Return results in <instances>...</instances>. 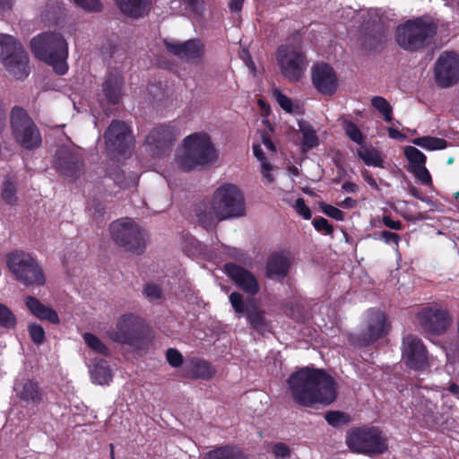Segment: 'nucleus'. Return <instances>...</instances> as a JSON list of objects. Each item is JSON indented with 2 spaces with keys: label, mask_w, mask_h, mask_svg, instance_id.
Listing matches in <instances>:
<instances>
[{
  "label": "nucleus",
  "mask_w": 459,
  "mask_h": 459,
  "mask_svg": "<svg viewBox=\"0 0 459 459\" xmlns=\"http://www.w3.org/2000/svg\"><path fill=\"white\" fill-rule=\"evenodd\" d=\"M411 171L423 185L431 186V176L425 165L412 168L411 169Z\"/></svg>",
  "instance_id": "obj_45"
},
{
  "label": "nucleus",
  "mask_w": 459,
  "mask_h": 459,
  "mask_svg": "<svg viewBox=\"0 0 459 459\" xmlns=\"http://www.w3.org/2000/svg\"><path fill=\"white\" fill-rule=\"evenodd\" d=\"M143 296L149 300H156L161 297V288L155 283H146L143 289Z\"/></svg>",
  "instance_id": "obj_44"
},
{
  "label": "nucleus",
  "mask_w": 459,
  "mask_h": 459,
  "mask_svg": "<svg viewBox=\"0 0 459 459\" xmlns=\"http://www.w3.org/2000/svg\"><path fill=\"white\" fill-rule=\"evenodd\" d=\"M379 239L383 240L385 244L388 245H394L395 249H398L399 242H400V236L394 232L384 230L380 233V236L378 238Z\"/></svg>",
  "instance_id": "obj_51"
},
{
  "label": "nucleus",
  "mask_w": 459,
  "mask_h": 459,
  "mask_svg": "<svg viewBox=\"0 0 459 459\" xmlns=\"http://www.w3.org/2000/svg\"><path fill=\"white\" fill-rule=\"evenodd\" d=\"M89 368L91 378L93 383L97 385H108L111 381V370L106 360L96 359Z\"/></svg>",
  "instance_id": "obj_30"
},
{
  "label": "nucleus",
  "mask_w": 459,
  "mask_h": 459,
  "mask_svg": "<svg viewBox=\"0 0 459 459\" xmlns=\"http://www.w3.org/2000/svg\"><path fill=\"white\" fill-rule=\"evenodd\" d=\"M312 82L322 94L332 95L338 87V80L333 69L325 63L316 64L312 67Z\"/></svg>",
  "instance_id": "obj_19"
},
{
  "label": "nucleus",
  "mask_w": 459,
  "mask_h": 459,
  "mask_svg": "<svg viewBox=\"0 0 459 459\" xmlns=\"http://www.w3.org/2000/svg\"><path fill=\"white\" fill-rule=\"evenodd\" d=\"M371 105L381 113L386 122L392 120V106L389 102L380 96H375L371 99Z\"/></svg>",
  "instance_id": "obj_41"
},
{
  "label": "nucleus",
  "mask_w": 459,
  "mask_h": 459,
  "mask_svg": "<svg viewBox=\"0 0 459 459\" xmlns=\"http://www.w3.org/2000/svg\"><path fill=\"white\" fill-rule=\"evenodd\" d=\"M437 33L433 22L425 18L410 19L397 26L395 39L400 48L414 52L424 48Z\"/></svg>",
  "instance_id": "obj_6"
},
{
  "label": "nucleus",
  "mask_w": 459,
  "mask_h": 459,
  "mask_svg": "<svg viewBox=\"0 0 459 459\" xmlns=\"http://www.w3.org/2000/svg\"><path fill=\"white\" fill-rule=\"evenodd\" d=\"M357 201L351 197H346L343 201H342L339 205L342 208H346V209H351V208H354L356 207L357 205Z\"/></svg>",
  "instance_id": "obj_60"
},
{
  "label": "nucleus",
  "mask_w": 459,
  "mask_h": 459,
  "mask_svg": "<svg viewBox=\"0 0 459 459\" xmlns=\"http://www.w3.org/2000/svg\"><path fill=\"white\" fill-rule=\"evenodd\" d=\"M382 221L385 227L391 230H401L403 229V224L400 221H394L388 215L384 216Z\"/></svg>",
  "instance_id": "obj_56"
},
{
  "label": "nucleus",
  "mask_w": 459,
  "mask_h": 459,
  "mask_svg": "<svg viewBox=\"0 0 459 459\" xmlns=\"http://www.w3.org/2000/svg\"><path fill=\"white\" fill-rule=\"evenodd\" d=\"M253 152H254L255 157L261 162V165L263 164V161H266L265 158L264 156V152L259 144H257V143L253 144Z\"/></svg>",
  "instance_id": "obj_59"
},
{
  "label": "nucleus",
  "mask_w": 459,
  "mask_h": 459,
  "mask_svg": "<svg viewBox=\"0 0 459 459\" xmlns=\"http://www.w3.org/2000/svg\"><path fill=\"white\" fill-rule=\"evenodd\" d=\"M187 3V4L192 8V10L196 13H201L204 10V2L203 0H184Z\"/></svg>",
  "instance_id": "obj_57"
},
{
  "label": "nucleus",
  "mask_w": 459,
  "mask_h": 459,
  "mask_svg": "<svg viewBox=\"0 0 459 459\" xmlns=\"http://www.w3.org/2000/svg\"><path fill=\"white\" fill-rule=\"evenodd\" d=\"M247 316L252 327L256 331L263 332L266 328L264 311L258 308L255 304L247 310Z\"/></svg>",
  "instance_id": "obj_35"
},
{
  "label": "nucleus",
  "mask_w": 459,
  "mask_h": 459,
  "mask_svg": "<svg viewBox=\"0 0 459 459\" xmlns=\"http://www.w3.org/2000/svg\"><path fill=\"white\" fill-rule=\"evenodd\" d=\"M435 80L443 87H450L459 82V56L455 53H443L435 66Z\"/></svg>",
  "instance_id": "obj_14"
},
{
  "label": "nucleus",
  "mask_w": 459,
  "mask_h": 459,
  "mask_svg": "<svg viewBox=\"0 0 459 459\" xmlns=\"http://www.w3.org/2000/svg\"><path fill=\"white\" fill-rule=\"evenodd\" d=\"M412 143L420 146L427 151H437L446 148L447 143L446 140L432 136H423L414 138Z\"/></svg>",
  "instance_id": "obj_33"
},
{
  "label": "nucleus",
  "mask_w": 459,
  "mask_h": 459,
  "mask_svg": "<svg viewBox=\"0 0 459 459\" xmlns=\"http://www.w3.org/2000/svg\"><path fill=\"white\" fill-rule=\"evenodd\" d=\"M388 135L393 139H400L403 137V134L400 131L393 127L388 128Z\"/></svg>",
  "instance_id": "obj_64"
},
{
  "label": "nucleus",
  "mask_w": 459,
  "mask_h": 459,
  "mask_svg": "<svg viewBox=\"0 0 459 459\" xmlns=\"http://www.w3.org/2000/svg\"><path fill=\"white\" fill-rule=\"evenodd\" d=\"M290 259L281 254L271 255L266 264V275L273 280H281L288 273Z\"/></svg>",
  "instance_id": "obj_28"
},
{
  "label": "nucleus",
  "mask_w": 459,
  "mask_h": 459,
  "mask_svg": "<svg viewBox=\"0 0 459 459\" xmlns=\"http://www.w3.org/2000/svg\"><path fill=\"white\" fill-rule=\"evenodd\" d=\"M12 134L14 141L26 150L40 147L42 137L34 121L27 111L20 107H13L10 113Z\"/></svg>",
  "instance_id": "obj_10"
},
{
  "label": "nucleus",
  "mask_w": 459,
  "mask_h": 459,
  "mask_svg": "<svg viewBox=\"0 0 459 459\" xmlns=\"http://www.w3.org/2000/svg\"><path fill=\"white\" fill-rule=\"evenodd\" d=\"M417 319L426 333L437 335L444 333L452 323L448 311L437 305L421 308Z\"/></svg>",
  "instance_id": "obj_13"
},
{
  "label": "nucleus",
  "mask_w": 459,
  "mask_h": 459,
  "mask_svg": "<svg viewBox=\"0 0 459 459\" xmlns=\"http://www.w3.org/2000/svg\"><path fill=\"white\" fill-rule=\"evenodd\" d=\"M219 152L206 134H193L184 140L183 150L176 156V163L182 170L214 164Z\"/></svg>",
  "instance_id": "obj_3"
},
{
  "label": "nucleus",
  "mask_w": 459,
  "mask_h": 459,
  "mask_svg": "<svg viewBox=\"0 0 459 459\" xmlns=\"http://www.w3.org/2000/svg\"><path fill=\"white\" fill-rule=\"evenodd\" d=\"M14 391L16 396L25 406H35L41 402L42 394L38 384L30 379L16 383Z\"/></svg>",
  "instance_id": "obj_23"
},
{
  "label": "nucleus",
  "mask_w": 459,
  "mask_h": 459,
  "mask_svg": "<svg viewBox=\"0 0 459 459\" xmlns=\"http://www.w3.org/2000/svg\"><path fill=\"white\" fill-rule=\"evenodd\" d=\"M6 265L14 279L27 288H39L46 276L38 260L23 250H13L6 255Z\"/></svg>",
  "instance_id": "obj_5"
},
{
  "label": "nucleus",
  "mask_w": 459,
  "mask_h": 459,
  "mask_svg": "<svg viewBox=\"0 0 459 459\" xmlns=\"http://www.w3.org/2000/svg\"><path fill=\"white\" fill-rule=\"evenodd\" d=\"M446 359L449 363L459 364V342L445 347Z\"/></svg>",
  "instance_id": "obj_48"
},
{
  "label": "nucleus",
  "mask_w": 459,
  "mask_h": 459,
  "mask_svg": "<svg viewBox=\"0 0 459 459\" xmlns=\"http://www.w3.org/2000/svg\"><path fill=\"white\" fill-rule=\"evenodd\" d=\"M74 3L81 8L88 12H100L101 11V3L100 0H74Z\"/></svg>",
  "instance_id": "obj_49"
},
{
  "label": "nucleus",
  "mask_w": 459,
  "mask_h": 459,
  "mask_svg": "<svg viewBox=\"0 0 459 459\" xmlns=\"http://www.w3.org/2000/svg\"><path fill=\"white\" fill-rule=\"evenodd\" d=\"M287 384L295 403L304 407L330 404L336 398L333 378L323 369L303 368L292 373Z\"/></svg>",
  "instance_id": "obj_1"
},
{
  "label": "nucleus",
  "mask_w": 459,
  "mask_h": 459,
  "mask_svg": "<svg viewBox=\"0 0 459 459\" xmlns=\"http://www.w3.org/2000/svg\"><path fill=\"white\" fill-rule=\"evenodd\" d=\"M0 61L15 79L29 75V57L22 44L11 35L0 33Z\"/></svg>",
  "instance_id": "obj_9"
},
{
  "label": "nucleus",
  "mask_w": 459,
  "mask_h": 459,
  "mask_svg": "<svg viewBox=\"0 0 459 459\" xmlns=\"http://www.w3.org/2000/svg\"><path fill=\"white\" fill-rule=\"evenodd\" d=\"M244 195L233 184H223L212 195L209 206L200 209L199 222L204 228H210L216 221L245 215Z\"/></svg>",
  "instance_id": "obj_2"
},
{
  "label": "nucleus",
  "mask_w": 459,
  "mask_h": 459,
  "mask_svg": "<svg viewBox=\"0 0 459 459\" xmlns=\"http://www.w3.org/2000/svg\"><path fill=\"white\" fill-rule=\"evenodd\" d=\"M359 157L368 165L377 168H383V159L380 153L375 149H363L358 152Z\"/></svg>",
  "instance_id": "obj_36"
},
{
  "label": "nucleus",
  "mask_w": 459,
  "mask_h": 459,
  "mask_svg": "<svg viewBox=\"0 0 459 459\" xmlns=\"http://www.w3.org/2000/svg\"><path fill=\"white\" fill-rule=\"evenodd\" d=\"M224 272L246 293L255 295L259 285L255 277L245 268L232 263L224 265Z\"/></svg>",
  "instance_id": "obj_20"
},
{
  "label": "nucleus",
  "mask_w": 459,
  "mask_h": 459,
  "mask_svg": "<svg viewBox=\"0 0 459 459\" xmlns=\"http://www.w3.org/2000/svg\"><path fill=\"white\" fill-rule=\"evenodd\" d=\"M123 85L124 80L119 72L112 71L108 74L102 85V91L108 102L118 103L123 94Z\"/></svg>",
  "instance_id": "obj_26"
},
{
  "label": "nucleus",
  "mask_w": 459,
  "mask_h": 459,
  "mask_svg": "<svg viewBox=\"0 0 459 459\" xmlns=\"http://www.w3.org/2000/svg\"><path fill=\"white\" fill-rule=\"evenodd\" d=\"M30 48L35 56L51 65L56 73H66L68 45L60 33H41L30 40Z\"/></svg>",
  "instance_id": "obj_4"
},
{
  "label": "nucleus",
  "mask_w": 459,
  "mask_h": 459,
  "mask_svg": "<svg viewBox=\"0 0 459 459\" xmlns=\"http://www.w3.org/2000/svg\"><path fill=\"white\" fill-rule=\"evenodd\" d=\"M273 453L276 458L287 459L290 456L289 446L283 443H277L273 446Z\"/></svg>",
  "instance_id": "obj_52"
},
{
  "label": "nucleus",
  "mask_w": 459,
  "mask_h": 459,
  "mask_svg": "<svg viewBox=\"0 0 459 459\" xmlns=\"http://www.w3.org/2000/svg\"><path fill=\"white\" fill-rule=\"evenodd\" d=\"M245 0H230V9L231 12H239Z\"/></svg>",
  "instance_id": "obj_63"
},
{
  "label": "nucleus",
  "mask_w": 459,
  "mask_h": 459,
  "mask_svg": "<svg viewBox=\"0 0 459 459\" xmlns=\"http://www.w3.org/2000/svg\"><path fill=\"white\" fill-rule=\"evenodd\" d=\"M82 338L87 346L93 351L103 356H108L109 354L108 348L96 335L91 333H85L82 335Z\"/></svg>",
  "instance_id": "obj_39"
},
{
  "label": "nucleus",
  "mask_w": 459,
  "mask_h": 459,
  "mask_svg": "<svg viewBox=\"0 0 459 459\" xmlns=\"http://www.w3.org/2000/svg\"><path fill=\"white\" fill-rule=\"evenodd\" d=\"M178 136L177 130L168 125L153 128L146 136L145 143L154 154L163 153L169 150Z\"/></svg>",
  "instance_id": "obj_17"
},
{
  "label": "nucleus",
  "mask_w": 459,
  "mask_h": 459,
  "mask_svg": "<svg viewBox=\"0 0 459 459\" xmlns=\"http://www.w3.org/2000/svg\"><path fill=\"white\" fill-rule=\"evenodd\" d=\"M273 96L279 106L287 113L299 114L300 107L299 104L294 103L289 97L284 95L278 88L273 90Z\"/></svg>",
  "instance_id": "obj_34"
},
{
  "label": "nucleus",
  "mask_w": 459,
  "mask_h": 459,
  "mask_svg": "<svg viewBox=\"0 0 459 459\" xmlns=\"http://www.w3.org/2000/svg\"><path fill=\"white\" fill-rule=\"evenodd\" d=\"M230 301L233 309L238 314L247 315V310H249L251 306L254 305L252 299L244 300L243 296L238 292H232L230 295Z\"/></svg>",
  "instance_id": "obj_38"
},
{
  "label": "nucleus",
  "mask_w": 459,
  "mask_h": 459,
  "mask_svg": "<svg viewBox=\"0 0 459 459\" xmlns=\"http://www.w3.org/2000/svg\"><path fill=\"white\" fill-rule=\"evenodd\" d=\"M24 303L29 311L39 320H46L51 324L57 325L60 322L57 313L49 306L43 304L39 299L33 296H27Z\"/></svg>",
  "instance_id": "obj_24"
},
{
  "label": "nucleus",
  "mask_w": 459,
  "mask_h": 459,
  "mask_svg": "<svg viewBox=\"0 0 459 459\" xmlns=\"http://www.w3.org/2000/svg\"><path fill=\"white\" fill-rule=\"evenodd\" d=\"M346 444L351 451L368 455H382L388 450V437L377 427L351 430L346 437Z\"/></svg>",
  "instance_id": "obj_7"
},
{
  "label": "nucleus",
  "mask_w": 459,
  "mask_h": 459,
  "mask_svg": "<svg viewBox=\"0 0 459 459\" xmlns=\"http://www.w3.org/2000/svg\"><path fill=\"white\" fill-rule=\"evenodd\" d=\"M404 155L410 162L411 169L423 166L426 163V156L413 146H407L404 149Z\"/></svg>",
  "instance_id": "obj_40"
},
{
  "label": "nucleus",
  "mask_w": 459,
  "mask_h": 459,
  "mask_svg": "<svg viewBox=\"0 0 459 459\" xmlns=\"http://www.w3.org/2000/svg\"><path fill=\"white\" fill-rule=\"evenodd\" d=\"M313 225L318 231H325V234L333 233V227L328 223L325 218H316L313 220Z\"/></svg>",
  "instance_id": "obj_53"
},
{
  "label": "nucleus",
  "mask_w": 459,
  "mask_h": 459,
  "mask_svg": "<svg viewBox=\"0 0 459 459\" xmlns=\"http://www.w3.org/2000/svg\"><path fill=\"white\" fill-rule=\"evenodd\" d=\"M116 4L122 13L138 18L148 13L151 0H116Z\"/></svg>",
  "instance_id": "obj_29"
},
{
  "label": "nucleus",
  "mask_w": 459,
  "mask_h": 459,
  "mask_svg": "<svg viewBox=\"0 0 459 459\" xmlns=\"http://www.w3.org/2000/svg\"><path fill=\"white\" fill-rule=\"evenodd\" d=\"M325 420L328 424L337 427L347 423V416L340 411H329L325 414Z\"/></svg>",
  "instance_id": "obj_46"
},
{
  "label": "nucleus",
  "mask_w": 459,
  "mask_h": 459,
  "mask_svg": "<svg viewBox=\"0 0 459 459\" xmlns=\"http://www.w3.org/2000/svg\"><path fill=\"white\" fill-rule=\"evenodd\" d=\"M342 129L345 134L354 143L362 144L364 143V136L359 127L350 120L342 121Z\"/></svg>",
  "instance_id": "obj_42"
},
{
  "label": "nucleus",
  "mask_w": 459,
  "mask_h": 459,
  "mask_svg": "<svg viewBox=\"0 0 459 459\" xmlns=\"http://www.w3.org/2000/svg\"><path fill=\"white\" fill-rule=\"evenodd\" d=\"M203 459H246L243 453L236 446H215L204 455Z\"/></svg>",
  "instance_id": "obj_31"
},
{
  "label": "nucleus",
  "mask_w": 459,
  "mask_h": 459,
  "mask_svg": "<svg viewBox=\"0 0 459 459\" xmlns=\"http://www.w3.org/2000/svg\"><path fill=\"white\" fill-rule=\"evenodd\" d=\"M299 128L302 134V152H306L318 145V138L316 133L310 124L306 121H299Z\"/></svg>",
  "instance_id": "obj_32"
},
{
  "label": "nucleus",
  "mask_w": 459,
  "mask_h": 459,
  "mask_svg": "<svg viewBox=\"0 0 459 459\" xmlns=\"http://www.w3.org/2000/svg\"><path fill=\"white\" fill-rule=\"evenodd\" d=\"M54 167L64 177L77 178L83 168L81 150L75 146H63L54 156Z\"/></svg>",
  "instance_id": "obj_12"
},
{
  "label": "nucleus",
  "mask_w": 459,
  "mask_h": 459,
  "mask_svg": "<svg viewBox=\"0 0 459 459\" xmlns=\"http://www.w3.org/2000/svg\"><path fill=\"white\" fill-rule=\"evenodd\" d=\"M168 51L185 60L200 58L204 53V46L199 39H189L185 42H169L165 40Z\"/></svg>",
  "instance_id": "obj_22"
},
{
  "label": "nucleus",
  "mask_w": 459,
  "mask_h": 459,
  "mask_svg": "<svg viewBox=\"0 0 459 459\" xmlns=\"http://www.w3.org/2000/svg\"><path fill=\"white\" fill-rule=\"evenodd\" d=\"M116 183L119 186H121L122 187H130V186H134L136 184H137V178L136 177H132L130 178V180L127 182H124L122 180H120L119 177H117L116 178Z\"/></svg>",
  "instance_id": "obj_61"
},
{
  "label": "nucleus",
  "mask_w": 459,
  "mask_h": 459,
  "mask_svg": "<svg viewBox=\"0 0 459 459\" xmlns=\"http://www.w3.org/2000/svg\"><path fill=\"white\" fill-rule=\"evenodd\" d=\"M403 359L413 369H422L428 365V351L422 341L409 334L403 340Z\"/></svg>",
  "instance_id": "obj_15"
},
{
  "label": "nucleus",
  "mask_w": 459,
  "mask_h": 459,
  "mask_svg": "<svg viewBox=\"0 0 459 459\" xmlns=\"http://www.w3.org/2000/svg\"><path fill=\"white\" fill-rule=\"evenodd\" d=\"M320 208L325 215L336 221H342L344 220V213L337 207L323 203L320 204Z\"/></svg>",
  "instance_id": "obj_47"
},
{
  "label": "nucleus",
  "mask_w": 459,
  "mask_h": 459,
  "mask_svg": "<svg viewBox=\"0 0 459 459\" xmlns=\"http://www.w3.org/2000/svg\"><path fill=\"white\" fill-rule=\"evenodd\" d=\"M112 239L126 250L135 254L143 252L147 243V234L136 222L129 218L113 221L109 225Z\"/></svg>",
  "instance_id": "obj_11"
},
{
  "label": "nucleus",
  "mask_w": 459,
  "mask_h": 459,
  "mask_svg": "<svg viewBox=\"0 0 459 459\" xmlns=\"http://www.w3.org/2000/svg\"><path fill=\"white\" fill-rule=\"evenodd\" d=\"M0 197L4 204L10 206L18 204V178L15 174L7 173L4 176L0 185Z\"/></svg>",
  "instance_id": "obj_27"
},
{
  "label": "nucleus",
  "mask_w": 459,
  "mask_h": 459,
  "mask_svg": "<svg viewBox=\"0 0 459 459\" xmlns=\"http://www.w3.org/2000/svg\"><path fill=\"white\" fill-rule=\"evenodd\" d=\"M30 336L33 342L40 345L45 341V331L43 327L38 324H30L28 326Z\"/></svg>",
  "instance_id": "obj_43"
},
{
  "label": "nucleus",
  "mask_w": 459,
  "mask_h": 459,
  "mask_svg": "<svg viewBox=\"0 0 459 459\" xmlns=\"http://www.w3.org/2000/svg\"><path fill=\"white\" fill-rule=\"evenodd\" d=\"M184 375L193 379H210L215 373V368L207 361L200 359H190L184 366Z\"/></svg>",
  "instance_id": "obj_25"
},
{
  "label": "nucleus",
  "mask_w": 459,
  "mask_h": 459,
  "mask_svg": "<svg viewBox=\"0 0 459 459\" xmlns=\"http://www.w3.org/2000/svg\"><path fill=\"white\" fill-rule=\"evenodd\" d=\"M105 140L109 150L124 153L132 143L131 132L124 122L114 120L105 133Z\"/></svg>",
  "instance_id": "obj_18"
},
{
  "label": "nucleus",
  "mask_w": 459,
  "mask_h": 459,
  "mask_svg": "<svg viewBox=\"0 0 459 459\" xmlns=\"http://www.w3.org/2000/svg\"><path fill=\"white\" fill-rule=\"evenodd\" d=\"M342 187L347 193H356L359 190L358 185L352 182H345Z\"/></svg>",
  "instance_id": "obj_62"
},
{
  "label": "nucleus",
  "mask_w": 459,
  "mask_h": 459,
  "mask_svg": "<svg viewBox=\"0 0 459 459\" xmlns=\"http://www.w3.org/2000/svg\"><path fill=\"white\" fill-rule=\"evenodd\" d=\"M166 358L170 366L178 368L183 362L182 354L177 350L170 348L166 352Z\"/></svg>",
  "instance_id": "obj_50"
},
{
  "label": "nucleus",
  "mask_w": 459,
  "mask_h": 459,
  "mask_svg": "<svg viewBox=\"0 0 459 459\" xmlns=\"http://www.w3.org/2000/svg\"><path fill=\"white\" fill-rule=\"evenodd\" d=\"M368 316L367 328L353 340V342L359 346L369 345L387 333L388 325L384 313L378 310H370Z\"/></svg>",
  "instance_id": "obj_16"
},
{
  "label": "nucleus",
  "mask_w": 459,
  "mask_h": 459,
  "mask_svg": "<svg viewBox=\"0 0 459 459\" xmlns=\"http://www.w3.org/2000/svg\"><path fill=\"white\" fill-rule=\"evenodd\" d=\"M276 60L284 78L291 82L301 80L308 63L301 51L300 37L298 33L294 35L292 44H285L278 48Z\"/></svg>",
  "instance_id": "obj_8"
},
{
  "label": "nucleus",
  "mask_w": 459,
  "mask_h": 459,
  "mask_svg": "<svg viewBox=\"0 0 459 459\" xmlns=\"http://www.w3.org/2000/svg\"><path fill=\"white\" fill-rule=\"evenodd\" d=\"M17 325V318L14 313L6 305L0 303V326L13 330Z\"/></svg>",
  "instance_id": "obj_37"
},
{
  "label": "nucleus",
  "mask_w": 459,
  "mask_h": 459,
  "mask_svg": "<svg viewBox=\"0 0 459 459\" xmlns=\"http://www.w3.org/2000/svg\"><path fill=\"white\" fill-rule=\"evenodd\" d=\"M137 331V317L133 315H124L117 320L116 329L108 332V337L119 343L131 342Z\"/></svg>",
  "instance_id": "obj_21"
},
{
  "label": "nucleus",
  "mask_w": 459,
  "mask_h": 459,
  "mask_svg": "<svg viewBox=\"0 0 459 459\" xmlns=\"http://www.w3.org/2000/svg\"><path fill=\"white\" fill-rule=\"evenodd\" d=\"M294 208L296 212L304 219L308 220L311 217L309 208L305 204L302 198H298L295 202Z\"/></svg>",
  "instance_id": "obj_54"
},
{
  "label": "nucleus",
  "mask_w": 459,
  "mask_h": 459,
  "mask_svg": "<svg viewBox=\"0 0 459 459\" xmlns=\"http://www.w3.org/2000/svg\"><path fill=\"white\" fill-rule=\"evenodd\" d=\"M261 141L267 150L271 151L272 152L276 151L274 143L266 134H263L261 135Z\"/></svg>",
  "instance_id": "obj_58"
},
{
  "label": "nucleus",
  "mask_w": 459,
  "mask_h": 459,
  "mask_svg": "<svg viewBox=\"0 0 459 459\" xmlns=\"http://www.w3.org/2000/svg\"><path fill=\"white\" fill-rule=\"evenodd\" d=\"M273 166L267 161H263V164L261 165V173L264 180H265L267 184H272L274 181V178L271 174Z\"/></svg>",
  "instance_id": "obj_55"
}]
</instances>
